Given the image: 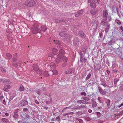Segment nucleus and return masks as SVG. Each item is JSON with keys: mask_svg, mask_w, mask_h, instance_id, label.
Returning <instances> with one entry per match:
<instances>
[{"mask_svg": "<svg viewBox=\"0 0 123 123\" xmlns=\"http://www.w3.org/2000/svg\"><path fill=\"white\" fill-rule=\"evenodd\" d=\"M35 26V25H34L31 28V32L34 34L40 33L41 32V30L40 28V27H36Z\"/></svg>", "mask_w": 123, "mask_h": 123, "instance_id": "1", "label": "nucleus"}, {"mask_svg": "<svg viewBox=\"0 0 123 123\" xmlns=\"http://www.w3.org/2000/svg\"><path fill=\"white\" fill-rule=\"evenodd\" d=\"M35 1L33 0H28L25 2V5L28 6H31L35 4Z\"/></svg>", "mask_w": 123, "mask_h": 123, "instance_id": "2", "label": "nucleus"}, {"mask_svg": "<svg viewBox=\"0 0 123 123\" xmlns=\"http://www.w3.org/2000/svg\"><path fill=\"white\" fill-rule=\"evenodd\" d=\"M52 53H50L49 55V57H50L51 58H53L54 57V55H56L58 53V50H57L56 49L53 48L52 50Z\"/></svg>", "mask_w": 123, "mask_h": 123, "instance_id": "3", "label": "nucleus"}, {"mask_svg": "<svg viewBox=\"0 0 123 123\" xmlns=\"http://www.w3.org/2000/svg\"><path fill=\"white\" fill-rule=\"evenodd\" d=\"M28 102L25 100H23L20 101L19 103V105L20 106L26 105H27Z\"/></svg>", "mask_w": 123, "mask_h": 123, "instance_id": "4", "label": "nucleus"}, {"mask_svg": "<svg viewBox=\"0 0 123 123\" xmlns=\"http://www.w3.org/2000/svg\"><path fill=\"white\" fill-rule=\"evenodd\" d=\"M92 25V26L93 27L94 30H96L98 26V21L97 20H95L92 24L91 23V25Z\"/></svg>", "mask_w": 123, "mask_h": 123, "instance_id": "5", "label": "nucleus"}, {"mask_svg": "<svg viewBox=\"0 0 123 123\" xmlns=\"http://www.w3.org/2000/svg\"><path fill=\"white\" fill-rule=\"evenodd\" d=\"M64 72L67 74H73L74 73L73 70L71 68H68L66 69Z\"/></svg>", "mask_w": 123, "mask_h": 123, "instance_id": "6", "label": "nucleus"}, {"mask_svg": "<svg viewBox=\"0 0 123 123\" xmlns=\"http://www.w3.org/2000/svg\"><path fill=\"white\" fill-rule=\"evenodd\" d=\"M88 2L90 3L91 6L92 8H94L96 7V5L95 2H93V0H92V2H91L90 0H88Z\"/></svg>", "mask_w": 123, "mask_h": 123, "instance_id": "7", "label": "nucleus"}, {"mask_svg": "<svg viewBox=\"0 0 123 123\" xmlns=\"http://www.w3.org/2000/svg\"><path fill=\"white\" fill-rule=\"evenodd\" d=\"M49 66L52 69H55L56 68V66L55 64L53 62H51L49 63Z\"/></svg>", "mask_w": 123, "mask_h": 123, "instance_id": "8", "label": "nucleus"}, {"mask_svg": "<svg viewBox=\"0 0 123 123\" xmlns=\"http://www.w3.org/2000/svg\"><path fill=\"white\" fill-rule=\"evenodd\" d=\"M64 50L63 49H60L59 50V53L58 54L57 56H61L62 57L63 56V54L64 53Z\"/></svg>", "mask_w": 123, "mask_h": 123, "instance_id": "9", "label": "nucleus"}, {"mask_svg": "<svg viewBox=\"0 0 123 123\" xmlns=\"http://www.w3.org/2000/svg\"><path fill=\"white\" fill-rule=\"evenodd\" d=\"M79 36L82 38H85V35L82 31H80L79 33Z\"/></svg>", "mask_w": 123, "mask_h": 123, "instance_id": "10", "label": "nucleus"}, {"mask_svg": "<svg viewBox=\"0 0 123 123\" xmlns=\"http://www.w3.org/2000/svg\"><path fill=\"white\" fill-rule=\"evenodd\" d=\"M62 57L61 56H58L55 59V62L57 63H58L61 62H62L61 58Z\"/></svg>", "mask_w": 123, "mask_h": 123, "instance_id": "11", "label": "nucleus"}, {"mask_svg": "<svg viewBox=\"0 0 123 123\" xmlns=\"http://www.w3.org/2000/svg\"><path fill=\"white\" fill-rule=\"evenodd\" d=\"M98 12V11L96 9H92L90 10L91 13L93 15H95L97 14Z\"/></svg>", "mask_w": 123, "mask_h": 123, "instance_id": "12", "label": "nucleus"}, {"mask_svg": "<svg viewBox=\"0 0 123 123\" xmlns=\"http://www.w3.org/2000/svg\"><path fill=\"white\" fill-rule=\"evenodd\" d=\"M83 10H81L77 12L75 15V16L76 17H78L79 15H81L82 14L83 12Z\"/></svg>", "mask_w": 123, "mask_h": 123, "instance_id": "13", "label": "nucleus"}, {"mask_svg": "<svg viewBox=\"0 0 123 123\" xmlns=\"http://www.w3.org/2000/svg\"><path fill=\"white\" fill-rule=\"evenodd\" d=\"M79 40L77 37H75L73 41L74 44V45H76L79 43Z\"/></svg>", "mask_w": 123, "mask_h": 123, "instance_id": "14", "label": "nucleus"}, {"mask_svg": "<svg viewBox=\"0 0 123 123\" xmlns=\"http://www.w3.org/2000/svg\"><path fill=\"white\" fill-rule=\"evenodd\" d=\"M17 110H15L14 113V115L13 116V117L15 119V120L17 119L18 118V115L17 113Z\"/></svg>", "mask_w": 123, "mask_h": 123, "instance_id": "15", "label": "nucleus"}, {"mask_svg": "<svg viewBox=\"0 0 123 123\" xmlns=\"http://www.w3.org/2000/svg\"><path fill=\"white\" fill-rule=\"evenodd\" d=\"M107 10H106L104 11L103 12V17L104 18H105V19H107V17L108 15V12Z\"/></svg>", "mask_w": 123, "mask_h": 123, "instance_id": "16", "label": "nucleus"}, {"mask_svg": "<svg viewBox=\"0 0 123 123\" xmlns=\"http://www.w3.org/2000/svg\"><path fill=\"white\" fill-rule=\"evenodd\" d=\"M33 67L34 70L36 71H37L39 69L38 66L36 64H34L33 65Z\"/></svg>", "mask_w": 123, "mask_h": 123, "instance_id": "17", "label": "nucleus"}, {"mask_svg": "<svg viewBox=\"0 0 123 123\" xmlns=\"http://www.w3.org/2000/svg\"><path fill=\"white\" fill-rule=\"evenodd\" d=\"M21 62H18V63H13V65L15 67H19L21 65Z\"/></svg>", "mask_w": 123, "mask_h": 123, "instance_id": "18", "label": "nucleus"}, {"mask_svg": "<svg viewBox=\"0 0 123 123\" xmlns=\"http://www.w3.org/2000/svg\"><path fill=\"white\" fill-rule=\"evenodd\" d=\"M110 27V25L109 24H107L106 25L105 29V32L107 33L109 31Z\"/></svg>", "mask_w": 123, "mask_h": 123, "instance_id": "19", "label": "nucleus"}, {"mask_svg": "<svg viewBox=\"0 0 123 123\" xmlns=\"http://www.w3.org/2000/svg\"><path fill=\"white\" fill-rule=\"evenodd\" d=\"M107 20L106 19H104L101 22V24L103 25H106L107 23Z\"/></svg>", "mask_w": 123, "mask_h": 123, "instance_id": "20", "label": "nucleus"}, {"mask_svg": "<svg viewBox=\"0 0 123 123\" xmlns=\"http://www.w3.org/2000/svg\"><path fill=\"white\" fill-rule=\"evenodd\" d=\"M2 81L3 82V83L6 84L7 82L9 81V80L7 79H2Z\"/></svg>", "mask_w": 123, "mask_h": 123, "instance_id": "21", "label": "nucleus"}, {"mask_svg": "<svg viewBox=\"0 0 123 123\" xmlns=\"http://www.w3.org/2000/svg\"><path fill=\"white\" fill-rule=\"evenodd\" d=\"M40 27L41 28V29H40L41 31H45L47 29L46 27L44 25L42 26H41Z\"/></svg>", "mask_w": 123, "mask_h": 123, "instance_id": "22", "label": "nucleus"}, {"mask_svg": "<svg viewBox=\"0 0 123 123\" xmlns=\"http://www.w3.org/2000/svg\"><path fill=\"white\" fill-rule=\"evenodd\" d=\"M65 31L63 32L62 31L60 32L59 33V35L61 37H63V36L65 37L66 36L65 35Z\"/></svg>", "mask_w": 123, "mask_h": 123, "instance_id": "23", "label": "nucleus"}, {"mask_svg": "<svg viewBox=\"0 0 123 123\" xmlns=\"http://www.w3.org/2000/svg\"><path fill=\"white\" fill-rule=\"evenodd\" d=\"M99 91L102 94L105 95L106 93V92L105 91H104L101 89H99Z\"/></svg>", "mask_w": 123, "mask_h": 123, "instance_id": "24", "label": "nucleus"}, {"mask_svg": "<svg viewBox=\"0 0 123 123\" xmlns=\"http://www.w3.org/2000/svg\"><path fill=\"white\" fill-rule=\"evenodd\" d=\"M51 72H52L53 75H56L58 73L57 71L56 70H53L51 71Z\"/></svg>", "mask_w": 123, "mask_h": 123, "instance_id": "25", "label": "nucleus"}, {"mask_svg": "<svg viewBox=\"0 0 123 123\" xmlns=\"http://www.w3.org/2000/svg\"><path fill=\"white\" fill-rule=\"evenodd\" d=\"M6 56L9 59H11L12 57V55L9 53H7L6 54Z\"/></svg>", "mask_w": 123, "mask_h": 123, "instance_id": "26", "label": "nucleus"}, {"mask_svg": "<svg viewBox=\"0 0 123 123\" xmlns=\"http://www.w3.org/2000/svg\"><path fill=\"white\" fill-rule=\"evenodd\" d=\"M25 88L21 84L20 85V87L19 88V90L21 91H22L24 90Z\"/></svg>", "mask_w": 123, "mask_h": 123, "instance_id": "27", "label": "nucleus"}, {"mask_svg": "<svg viewBox=\"0 0 123 123\" xmlns=\"http://www.w3.org/2000/svg\"><path fill=\"white\" fill-rule=\"evenodd\" d=\"M106 103L107 107L109 108L110 104V100L109 99H108L106 101Z\"/></svg>", "mask_w": 123, "mask_h": 123, "instance_id": "28", "label": "nucleus"}, {"mask_svg": "<svg viewBox=\"0 0 123 123\" xmlns=\"http://www.w3.org/2000/svg\"><path fill=\"white\" fill-rule=\"evenodd\" d=\"M1 70L3 73H5L6 72V69L4 67H2L1 68Z\"/></svg>", "mask_w": 123, "mask_h": 123, "instance_id": "29", "label": "nucleus"}, {"mask_svg": "<svg viewBox=\"0 0 123 123\" xmlns=\"http://www.w3.org/2000/svg\"><path fill=\"white\" fill-rule=\"evenodd\" d=\"M24 114H25V116H24V121H25V119H27L29 118V116L28 115L26 114L25 113H24Z\"/></svg>", "mask_w": 123, "mask_h": 123, "instance_id": "30", "label": "nucleus"}, {"mask_svg": "<svg viewBox=\"0 0 123 123\" xmlns=\"http://www.w3.org/2000/svg\"><path fill=\"white\" fill-rule=\"evenodd\" d=\"M78 102L80 103H82L85 104H87L88 103L87 102L83 100L79 101V102Z\"/></svg>", "mask_w": 123, "mask_h": 123, "instance_id": "31", "label": "nucleus"}, {"mask_svg": "<svg viewBox=\"0 0 123 123\" xmlns=\"http://www.w3.org/2000/svg\"><path fill=\"white\" fill-rule=\"evenodd\" d=\"M37 73L39 75H41L42 74V71L41 70H39L37 71Z\"/></svg>", "mask_w": 123, "mask_h": 123, "instance_id": "32", "label": "nucleus"}, {"mask_svg": "<svg viewBox=\"0 0 123 123\" xmlns=\"http://www.w3.org/2000/svg\"><path fill=\"white\" fill-rule=\"evenodd\" d=\"M2 120L3 122L6 123H8L9 122L8 120L5 118H2Z\"/></svg>", "mask_w": 123, "mask_h": 123, "instance_id": "33", "label": "nucleus"}, {"mask_svg": "<svg viewBox=\"0 0 123 123\" xmlns=\"http://www.w3.org/2000/svg\"><path fill=\"white\" fill-rule=\"evenodd\" d=\"M62 58L63 61L64 62H67L68 59L67 58L66 56H63V57L62 56Z\"/></svg>", "mask_w": 123, "mask_h": 123, "instance_id": "34", "label": "nucleus"}, {"mask_svg": "<svg viewBox=\"0 0 123 123\" xmlns=\"http://www.w3.org/2000/svg\"><path fill=\"white\" fill-rule=\"evenodd\" d=\"M92 103V107L94 108L96 107L97 104L96 102H94L93 103Z\"/></svg>", "mask_w": 123, "mask_h": 123, "instance_id": "35", "label": "nucleus"}, {"mask_svg": "<svg viewBox=\"0 0 123 123\" xmlns=\"http://www.w3.org/2000/svg\"><path fill=\"white\" fill-rule=\"evenodd\" d=\"M12 92V98H13L16 95V92L14 91H13Z\"/></svg>", "mask_w": 123, "mask_h": 123, "instance_id": "36", "label": "nucleus"}, {"mask_svg": "<svg viewBox=\"0 0 123 123\" xmlns=\"http://www.w3.org/2000/svg\"><path fill=\"white\" fill-rule=\"evenodd\" d=\"M123 114V111H122L120 112L118 114H117V116L118 117L120 116H122Z\"/></svg>", "mask_w": 123, "mask_h": 123, "instance_id": "37", "label": "nucleus"}, {"mask_svg": "<svg viewBox=\"0 0 123 123\" xmlns=\"http://www.w3.org/2000/svg\"><path fill=\"white\" fill-rule=\"evenodd\" d=\"M101 84L102 85H103V86L105 87H106L107 86V84L105 82H102Z\"/></svg>", "mask_w": 123, "mask_h": 123, "instance_id": "38", "label": "nucleus"}, {"mask_svg": "<svg viewBox=\"0 0 123 123\" xmlns=\"http://www.w3.org/2000/svg\"><path fill=\"white\" fill-rule=\"evenodd\" d=\"M91 76V74L90 73H89L87 75V77L86 78V80H88Z\"/></svg>", "mask_w": 123, "mask_h": 123, "instance_id": "39", "label": "nucleus"}, {"mask_svg": "<svg viewBox=\"0 0 123 123\" xmlns=\"http://www.w3.org/2000/svg\"><path fill=\"white\" fill-rule=\"evenodd\" d=\"M43 75L46 76H48L49 75L48 72L47 71L43 73Z\"/></svg>", "mask_w": 123, "mask_h": 123, "instance_id": "40", "label": "nucleus"}, {"mask_svg": "<svg viewBox=\"0 0 123 123\" xmlns=\"http://www.w3.org/2000/svg\"><path fill=\"white\" fill-rule=\"evenodd\" d=\"M56 121H58L59 123L60 122V117L59 116H58L56 117Z\"/></svg>", "mask_w": 123, "mask_h": 123, "instance_id": "41", "label": "nucleus"}, {"mask_svg": "<svg viewBox=\"0 0 123 123\" xmlns=\"http://www.w3.org/2000/svg\"><path fill=\"white\" fill-rule=\"evenodd\" d=\"M115 21L117 24L119 25L121 24V22L119 20L116 19Z\"/></svg>", "mask_w": 123, "mask_h": 123, "instance_id": "42", "label": "nucleus"}, {"mask_svg": "<svg viewBox=\"0 0 123 123\" xmlns=\"http://www.w3.org/2000/svg\"><path fill=\"white\" fill-rule=\"evenodd\" d=\"M119 80L118 79H115L114 80V84H117V82H118Z\"/></svg>", "mask_w": 123, "mask_h": 123, "instance_id": "43", "label": "nucleus"}, {"mask_svg": "<svg viewBox=\"0 0 123 123\" xmlns=\"http://www.w3.org/2000/svg\"><path fill=\"white\" fill-rule=\"evenodd\" d=\"M54 42H55L56 44H58L59 45L60 44V42L58 40H56L55 41V40H54Z\"/></svg>", "mask_w": 123, "mask_h": 123, "instance_id": "44", "label": "nucleus"}, {"mask_svg": "<svg viewBox=\"0 0 123 123\" xmlns=\"http://www.w3.org/2000/svg\"><path fill=\"white\" fill-rule=\"evenodd\" d=\"M83 99L87 101H88L90 99L89 98H87L84 97H83Z\"/></svg>", "mask_w": 123, "mask_h": 123, "instance_id": "45", "label": "nucleus"}, {"mask_svg": "<svg viewBox=\"0 0 123 123\" xmlns=\"http://www.w3.org/2000/svg\"><path fill=\"white\" fill-rule=\"evenodd\" d=\"M64 62L62 64V66L63 67H65L67 65L66 62Z\"/></svg>", "mask_w": 123, "mask_h": 123, "instance_id": "46", "label": "nucleus"}, {"mask_svg": "<svg viewBox=\"0 0 123 123\" xmlns=\"http://www.w3.org/2000/svg\"><path fill=\"white\" fill-rule=\"evenodd\" d=\"M86 93L85 92H82L81 93L80 95L81 96L84 95L86 96Z\"/></svg>", "mask_w": 123, "mask_h": 123, "instance_id": "47", "label": "nucleus"}, {"mask_svg": "<svg viewBox=\"0 0 123 123\" xmlns=\"http://www.w3.org/2000/svg\"><path fill=\"white\" fill-rule=\"evenodd\" d=\"M87 49V48L86 47H84L82 49V50L84 52H86Z\"/></svg>", "mask_w": 123, "mask_h": 123, "instance_id": "48", "label": "nucleus"}, {"mask_svg": "<svg viewBox=\"0 0 123 123\" xmlns=\"http://www.w3.org/2000/svg\"><path fill=\"white\" fill-rule=\"evenodd\" d=\"M3 90L4 91L6 92H8V89L6 87H4L3 88Z\"/></svg>", "mask_w": 123, "mask_h": 123, "instance_id": "49", "label": "nucleus"}, {"mask_svg": "<svg viewBox=\"0 0 123 123\" xmlns=\"http://www.w3.org/2000/svg\"><path fill=\"white\" fill-rule=\"evenodd\" d=\"M80 57H81V58H80V61L82 62V61L81 59H82V53L81 51H80Z\"/></svg>", "mask_w": 123, "mask_h": 123, "instance_id": "50", "label": "nucleus"}, {"mask_svg": "<svg viewBox=\"0 0 123 123\" xmlns=\"http://www.w3.org/2000/svg\"><path fill=\"white\" fill-rule=\"evenodd\" d=\"M17 61V59L16 58H13L12 59V62H16Z\"/></svg>", "mask_w": 123, "mask_h": 123, "instance_id": "51", "label": "nucleus"}, {"mask_svg": "<svg viewBox=\"0 0 123 123\" xmlns=\"http://www.w3.org/2000/svg\"><path fill=\"white\" fill-rule=\"evenodd\" d=\"M72 109L75 110L76 109H78V107H72H72L71 108Z\"/></svg>", "mask_w": 123, "mask_h": 123, "instance_id": "52", "label": "nucleus"}, {"mask_svg": "<svg viewBox=\"0 0 123 123\" xmlns=\"http://www.w3.org/2000/svg\"><path fill=\"white\" fill-rule=\"evenodd\" d=\"M2 103L4 104L5 105H6V101L5 99L3 100V101L2 102Z\"/></svg>", "mask_w": 123, "mask_h": 123, "instance_id": "53", "label": "nucleus"}, {"mask_svg": "<svg viewBox=\"0 0 123 123\" xmlns=\"http://www.w3.org/2000/svg\"><path fill=\"white\" fill-rule=\"evenodd\" d=\"M10 86L9 85H7L6 86V87H7V88L8 89H9L10 87Z\"/></svg>", "mask_w": 123, "mask_h": 123, "instance_id": "54", "label": "nucleus"}, {"mask_svg": "<svg viewBox=\"0 0 123 123\" xmlns=\"http://www.w3.org/2000/svg\"><path fill=\"white\" fill-rule=\"evenodd\" d=\"M123 105V103H122L120 105H119L118 106V107L119 108L121 107Z\"/></svg>", "mask_w": 123, "mask_h": 123, "instance_id": "55", "label": "nucleus"}, {"mask_svg": "<svg viewBox=\"0 0 123 123\" xmlns=\"http://www.w3.org/2000/svg\"><path fill=\"white\" fill-rule=\"evenodd\" d=\"M34 102H35V103L36 104H39V102L37 101V100H35Z\"/></svg>", "mask_w": 123, "mask_h": 123, "instance_id": "56", "label": "nucleus"}, {"mask_svg": "<svg viewBox=\"0 0 123 123\" xmlns=\"http://www.w3.org/2000/svg\"><path fill=\"white\" fill-rule=\"evenodd\" d=\"M4 98V97L3 95L1 96H0V100H2Z\"/></svg>", "mask_w": 123, "mask_h": 123, "instance_id": "57", "label": "nucleus"}, {"mask_svg": "<svg viewBox=\"0 0 123 123\" xmlns=\"http://www.w3.org/2000/svg\"><path fill=\"white\" fill-rule=\"evenodd\" d=\"M71 107H72V106H69L68 107H66L65 108H67L66 109V111H67V109H70L71 108Z\"/></svg>", "mask_w": 123, "mask_h": 123, "instance_id": "58", "label": "nucleus"}, {"mask_svg": "<svg viewBox=\"0 0 123 123\" xmlns=\"http://www.w3.org/2000/svg\"><path fill=\"white\" fill-rule=\"evenodd\" d=\"M28 110V109L26 108H24L23 109V111H27Z\"/></svg>", "mask_w": 123, "mask_h": 123, "instance_id": "59", "label": "nucleus"}, {"mask_svg": "<svg viewBox=\"0 0 123 123\" xmlns=\"http://www.w3.org/2000/svg\"><path fill=\"white\" fill-rule=\"evenodd\" d=\"M97 116L98 115L99 116H101V114L100 112H97Z\"/></svg>", "mask_w": 123, "mask_h": 123, "instance_id": "60", "label": "nucleus"}, {"mask_svg": "<svg viewBox=\"0 0 123 123\" xmlns=\"http://www.w3.org/2000/svg\"><path fill=\"white\" fill-rule=\"evenodd\" d=\"M79 122L80 123H82L83 122L82 120L81 119H80L79 120Z\"/></svg>", "mask_w": 123, "mask_h": 123, "instance_id": "61", "label": "nucleus"}, {"mask_svg": "<svg viewBox=\"0 0 123 123\" xmlns=\"http://www.w3.org/2000/svg\"><path fill=\"white\" fill-rule=\"evenodd\" d=\"M67 108H64V109H63L62 111V112H64V111H66V109H67Z\"/></svg>", "mask_w": 123, "mask_h": 123, "instance_id": "62", "label": "nucleus"}, {"mask_svg": "<svg viewBox=\"0 0 123 123\" xmlns=\"http://www.w3.org/2000/svg\"><path fill=\"white\" fill-rule=\"evenodd\" d=\"M88 111L90 113H91L92 112V111L91 110L89 109L88 110Z\"/></svg>", "mask_w": 123, "mask_h": 123, "instance_id": "63", "label": "nucleus"}, {"mask_svg": "<svg viewBox=\"0 0 123 123\" xmlns=\"http://www.w3.org/2000/svg\"><path fill=\"white\" fill-rule=\"evenodd\" d=\"M113 72L114 73H116L117 72V70H113Z\"/></svg>", "mask_w": 123, "mask_h": 123, "instance_id": "64", "label": "nucleus"}]
</instances>
